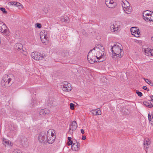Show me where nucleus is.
Instances as JSON below:
<instances>
[{
    "label": "nucleus",
    "instance_id": "nucleus-9",
    "mask_svg": "<svg viewBox=\"0 0 153 153\" xmlns=\"http://www.w3.org/2000/svg\"><path fill=\"white\" fill-rule=\"evenodd\" d=\"M105 1L106 5L109 8H114L117 5L114 0H105Z\"/></svg>",
    "mask_w": 153,
    "mask_h": 153
},
{
    "label": "nucleus",
    "instance_id": "nucleus-27",
    "mask_svg": "<svg viewBox=\"0 0 153 153\" xmlns=\"http://www.w3.org/2000/svg\"><path fill=\"white\" fill-rule=\"evenodd\" d=\"M150 144V142L149 141H147L146 140H145L144 141V147L147 148V146L149 145Z\"/></svg>",
    "mask_w": 153,
    "mask_h": 153
},
{
    "label": "nucleus",
    "instance_id": "nucleus-46",
    "mask_svg": "<svg viewBox=\"0 0 153 153\" xmlns=\"http://www.w3.org/2000/svg\"><path fill=\"white\" fill-rule=\"evenodd\" d=\"M150 97L151 98V101L153 102V95L151 96Z\"/></svg>",
    "mask_w": 153,
    "mask_h": 153
},
{
    "label": "nucleus",
    "instance_id": "nucleus-50",
    "mask_svg": "<svg viewBox=\"0 0 153 153\" xmlns=\"http://www.w3.org/2000/svg\"><path fill=\"white\" fill-rule=\"evenodd\" d=\"M148 118L149 119L150 118H151V116L149 114L148 115Z\"/></svg>",
    "mask_w": 153,
    "mask_h": 153
},
{
    "label": "nucleus",
    "instance_id": "nucleus-31",
    "mask_svg": "<svg viewBox=\"0 0 153 153\" xmlns=\"http://www.w3.org/2000/svg\"><path fill=\"white\" fill-rule=\"evenodd\" d=\"M143 79L148 84H149L151 86L153 85V83L152 82H151V81L150 80H149L148 79H146L145 78H143Z\"/></svg>",
    "mask_w": 153,
    "mask_h": 153
},
{
    "label": "nucleus",
    "instance_id": "nucleus-26",
    "mask_svg": "<svg viewBox=\"0 0 153 153\" xmlns=\"http://www.w3.org/2000/svg\"><path fill=\"white\" fill-rule=\"evenodd\" d=\"M143 104L149 108H152L153 107V105L150 102H148L146 101L143 102Z\"/></svg>",
    "mask_w": 153,
    "mask_h": 153
},
{
    "label": "nucleus",
    "instance_id": "nucleus-20",
    "mask_svg": "<svg viewBox=\"0 0 153 153\" xmlns=\"http://www.w3.org/2000/svg\"><path fill=\"white\" fill-rule=\"evenodd\" d=\"M19 140L22 145L27 144V143L26 139L23 136H21L20 137Z\"/></svg>",
    "mask_w": 153,
    "mask_h": 153
},
{
    "label": "nucleus",
    "instance_id": "nucleus-13",
    "mask_svg": "<svg viewBox=\"0 0 153 153\" xmlns=\"http://www.w3.org/2000/svg\"><path fill=\"white\" fill-rule=\"evenodd\" d=\"M131 34L135 37H138L139 36L140 32L139 29L137 27H132L130 29Z\"/></svg>",
    "mask_w": 153,
    "mask_h": 153
},
{
    "label": "nucleus",
    "instance_id": "nucleus-25",
    "mask_svg": "<svg viewBox=\"0 0 153 153\" xmlns=\"http://www.w3.org/2000/svg\"><path fill=\"white\" fill-rule=\"evenodd\" d=\"M55 132L54 131L51 130H49L47 133V135L49 136L50 137H54V133Z\"/></svg>",
    "mask_w": 153,
    "mask_h": 153
},
{
    "label": "nucleus",
    "instance_id": "nucleus-37",
    "mask_svg": "<svg viewBox=\"0 0 153 153\" xmlns=\"http://www.w3.org/2000/svg\"><path fill=\"white\" fill-rule=\"evenodd\" d=\"M150 16V22H153V12L152 13Z\"/></svg>",
    "mask_w": 153,
    "mask_h": 153
},
{
    "label": "nucleus",
    "instance_id": "nucleus-30",
    "mask_svg": "<svg viewBox=\"0 0 153 153\" xmlns=\"http://www.w3.org/2000/svg\"><path fill=\"white\" fill-rule=\"evenodd\" d=\"M17 127L16 125H13L11 126V127L10 128V130L11 131H15L17 129Z\"/></svg>",
    "mask_w": 153,
    "mask_h": 153
},
{
    "label": "nucleus",
    "instance_id": "nucleus-47",
    "mask_svg": "<svg viewBox=\"0 0 153 153\" xmlns=\"http://www.w3.org/2000/svg\"><path fill=\"white\" fill-rule=\"evenodd\" d=\"M143 88L144 90H146L147 89V88L146 86H143Z\"/></svg>",
    "mask_w": 153,
    "mask_h": 153
},
{
    "label": "nucleus",
    "instance_id": "nucleus-49",
    "mask_svg": "<svg viewBox=\"0 0 153 153\" xmlns=\"http://www.w3.org/2000/svg\"><path fill=\"white\" fill-rule=\"evenodd\" d=\"M3 22H1L0 21V27L1 26V25H2L3 24Z\"/></svg>",
    "mask_w": 153,
    "mask_h": 153
},
{
    "label": "nucleus",
    "instance_id": "nucleus-17",
    "mask_svg": "<svg viewBox=\"0 0 153 153\" xmlns=\"http://www.w3.org/2000/svg\"><path fill=\"white\" fill-rule=\"evenodd\" d=\"M48 32L46 30H42L40 33V38H43L44 37L46 38V37H48L47 36V35L48 34Z\"/></svg>",
    "mask_w": 153,
    "mask_h": 153
},
{
    "label": "nucleus",
    "instance_id": "nucleus-52",
    "mask_svg": "<svg viewBox=\"0 0 153 153\" xmlns=\"http://www.w3.org/2000/svg\"><path fill=\"white\" fill-rule=\"evenodd\" d=\"M152 117L153 116V112L152 114Z\"/></svg>",
    "mask_w": 153,
    "mask_h": 153
},
{
    "label": "nucleus",
    "instance_id": "nucleus-41",
    "mask_svg": "<svg viewBox=\"0 0 153 153\" xmlns=\"http://www.w3.org/2000/svg\"><path fill=\"white\" fill-rule=\"evenodd\" d=\"M36 25L37 27L39 28H40L42 27V25L40 24L37 23Z\"/></svg>",
    "mask_w": 153,
    "mask_h": 153
},
{
    "label": "nucleus",
    "instance_id": "nucleus-15",
    "mask_svg": "<svg viewBox=\"0 0 153 153\" xmlns=\"http://www.w3.org/2000/svg\"><path fill=\"white\" fill-rule=\"evenodd\" d=\"M54 99L52 97H49L46 100V103L48 105H52L55 104Z\"/></svg>",
    "mask_w": 153,
    "mask_h": 153
},
{
    "label": "nucleus",
    "instance_id": "nucleus-43",
    "mask_svg": "<svg viewBox=\"0 0 153 153\" xmlns=\"http://www.w3.org/2000/svg\"><path fill=\"white\" fill-rule=\"evenodd\" d=\"M111 51L112 53L114 52V46H111Z\"/></svg>",
    "mask_w": 153,
    "mask_h": 153
},
{
    "label": "nucleus",
    "instance_id": "nucleus-16",
    "mask_svg": "<svg viewBox=\"0 0 153 153\" xmlns=\"http://www.w3.org/2000/svg\"><path fill=\"white\" fill-rule=\"evenodd\" d=\"M90 112L91 114L95 115H100L101 114V111L99 108L91 110Z\"/></svg>",
    "mask_w": 153,
    "mask_h": 153
},
{
    "label": "nucleus",
    "instance_id": "nucleus-11",
    "mask_svg": "<svg viewBox=\"0 0 153 153\" xmlns=\"http://www.w3.org/2000/svg\"><path fill=\"white\" fill-rule=\"evenodd\" d=\"M120 23L119 22H115L111 26V30L114 32L118 31L120 27Z\"/></svg>",
    "mask_w": 153,
    "mask_h": 153
},
{
    "label": "nucleus",
    "instance_id": "nucleus-48",
    "mask_svg": "<svg viewBox=\"0 0 153 153\" xmlns=\"http://www.w3.org/2000/svg\"><path fill=\"white\" fill-rule=\"evenodd\" d=\"M68 139L69 140V141H71V138L70 137H68Z\"/></svg>",
    "mask_w": 153,
    "mask_h": 153
},
{
    "label": "nucleus",
    "instance_id": "nucleus-2",
    "mask_svg": "<svg viewBox=\"0 0 153 153\" xmlns=\"http://www.w3.org/2000/svg\"><path fill=\"white\" fill-rule=\"evenodd\" d=\"M121 4L125 12L127 14L130 13L131 11V7H130L129 2L126 0L122 1Z\"/></svg>",
    "mask_w": 153,
    "mask_h": 153
},
{
    "label": "nucleus",
    "instance_id": "nucleus-55",
    "mask_svg": "<svg viewBox=\"0 0 153 153\" xmlns=\"http://www.w3.org/2000/svg\"><path fill=\"white\" fill-rule=\"evenodd\" d=\"M0 153H1V152H0Z\"/></svg>",
    "mask_w": 153,
    "mask_h": 153
},
{
    "label": "nucleus",
    "instance_id": "nucleus-38",
    "mask_svg": "<svg viewBox=\"0 0 153 153\" xmlns=\"http://www.w3.org/2000/svg\"><path fill=\"white\" fill-rule=\"evenodd\" d=\"M136 93L139 97H141L143 95L142 93L140 92L137 91Z\"/></svg>",
    "mask_w": 153,
    "mask_h": 153
},
{
    "label": "nucleus",
    "instance_id": "nucleus-10",
    "mask_svg": "<svg viewBox=\"0 0 153 153\" xmlns=\"http://www.w3.org/2000/svg\"><path fill=\"white\" fill-rule=\"evenodd\" d=\"M47 134H46V132L45 131L41 132L38 137L39 141L41 143L43 142L47 139Z\"/></svg>",
    "mask_w": 153,
    "mask_h": 153
},
{
    "label": "nucleus",
    "instance_id": "nucleus-6",
    "mask_svg": "<svg viewBox=\"0 0 153 153\" xmlns=\"http://www.w3.org/2000/svg\"><path fill=\"white\" fill-rule=\"evenodd\" d=\"M12 80L11 79L10 77V76L5 75L4 76L1 82H3L4 83V85L8 87L10 86L12 83H10V82Z\"/></svg>",
    "mask_w": 153,
    "mask_h": 153
},
{
    "label": "nucleus",
    "instance_id": "nucleus-32",
    "mask_svg": "<svg viewBox=\"0 0 153 153\" xmlns=\"http://www.w3.org/2000/svg\"><path fill=\"white\" fill-rule=\"evenodd\" d=\"M151 15H148L147 16L144 17L143 18L147 22H150L149 20L150 19Z\"/></svg>",
    "mask_w": 153,
    "mask_h": 153
},
{
    "label": "nucleus",
    "instance_id": "nucleus-19",
    "mask_svg": "<svg viewBox=\"0 0 153 153\" xmlns=\"http://www.w3.org/2000/svg\"><path fill=\"white\" fill-rule=\"evenodd\" d=\"M123 55L116 53L114 52L112 53V57L115 60L117 59L118 57L121 58L123 56Z\"/></svg>",
    "mask_w": 153,
    "mask_h": 153
},
{
    "label": "nucleus",
    "instance_id": "nucleus-35",
    "mask_svg": "<svg viewBox=\"0 0 153 153\" xmlns=\"http://www.w3.org/2000/svg\"><path fill=\"white\" fill-rule=\"evenodd\" d=\"M15 4H15V6L16 7H18L19 6H20L22 8H23V6L22 5H21V4L20 3L18 2H16V3H15Z\"/></svg>",
    "mask_w": 153,
    "mask_h": 153
},
{
    "label": "nucleus",
    "instance_id": "nucleus-23",
    "mask_svg": "<svg viewBox=\"0 0 153 153\" xmlns=\"http://www.w3.org/2000/svg\"><path fill=\"white\" fill-rule=\"evenodd\" d=\"M23 46L20 43H17L14 46L15 49L19 51L22 49Z\"/></svg>",
    "mask_w": 153,
    "mask_h": 153
},
{
    "label": "nucleus",
    "instance_id": "nucleus-51",
    "mask_svg": "<svg viewBox=\"0 0 153 153\" xmlns=\"http://www.w3.org/2000/svg\"><path fill=\"white\" fill-rule=\"evenodd\" d=\"M151 39L152 41L153 42V36H152L151 37Z\"/></svg>",
    "mask_w": 153,
    "mask_h": 153
},
{
    "label": "nucleus",
    "instance_id": "nucleus-45",
    "mask_svg": "<svg viewBox=\"0 0 153 153\" xmlns=\"http://www.w3.org/2000/svg\"><path fill=\"white\" fill-rule=\"evenodd\" d=\"M86 139V137L85 136H82V139L85 140Z\"/></svg>",
    "mask_w": 153,
    "mask_h": 153
},
{
    "label": "nucleus",
    "instance_id": "nucleus-39",
    "mask_svg": "<svg viewBox=\"0 0 153 153\" xmlns=\"http://www.w3.org/2000/svg\"><path fill=\"white\" fill-rule=\"evenodd\" d=\"M0 10L1 11H2L3 13H6V11H5V9L3 7H0Z\"/></svg>",
    "mask_w": 153,
    "mask_h": 153
},
{
    "label": "nucleus",
    "instance_id": "nucleus-33",
    "mask_svg": "<svg viewBox=\"0 0 153 153\" xmlns=\"http://www.w3.org/2000/svg\"><path fill=\"white\" fill-rule=\"evenodd\" d=\"M13 153H22V152L20 150L18 149H16L13 151Z\"/></svg>",
    "mask_w": 153,
    "mask_h": 153
},
{
    "label": "nucleus",
    "instance_id": "nucleus-54",
    "mask_svg": "<svg viewBox=\"0 0 153 153\" xmlns=\"http://www.w3.org/2000/svg\"><path fill=\"white\" fill-rule=\"evenodd\" d=\"M152 98H153V97H152Z\"/></svg>",
    "mask_w": 153,
    "mask_h": 153
},
{
    "label": "nucleus",
    "instance_id": "nucleus-29",
    "mask_svg": "<svg viewBox=\"0 0 153 153\" xmlns=\"http://www.w3.org/2000/svg\"><path fill=\"white\" fill-rule=\"evenodd\" d=\"M2 140L3 142V144L5 146H6V145H10L9 142L8 140H6V139H3V140L2 139Z\"/></svg>",
    "mask_w": 153,
    "mask_h": 153
},
{
    "label": "nucleus",
    "instance_id": "nucleus-18",
    "mask_svg": "<svg viewBox=\"0 0 153 153\" xmlns=\"http://www.w3.org/2000/svg\"><path fill=\"white\" fill-rule=\"evenodd\" d=\"M50 111L47 108L41 109L39 112V114L41 115H43L46 114H48L50 113Z\"/></svg>",
    "mask_w": 153,
    "mask_h": 153
},
{
    "label": "nucleus",
    "instance_id": "nucleus-22",
    "mask_svg": "<svg viewBox=\"0 0 153 153\" xmlns=\"http://www.w3.org/2000/svg\"><path fill=\"white\" fill-rule=\"evenodd\" d=\"M55 139V137H50L49 136H47V140L48 143L50 144L52 143Z\"/></svg>",
    "mask_w": 153,
    "mask_h": 153
},
{
    "label": "nucleus",
    "instance_id": "nucleus-7",
    "mask_svg": "<svg viewBox=\"0 0 153 153\" xmlns=\"http://www.w3.org/2000/svg\"><path fill=\"white\" fill-rule=\"evenodd\" d=\"M121 45L120 44L114 45V52L123 55L124 52L123 49H121Z\"/></svg>",
    "mask_w": 153,
    "mask_h": 153
},
{
    "label": "nucleus",
    "instance_id": "nucleus-8",
    "mask_svg": "<svg viewBox=\"0 0 153 153\" xmlns=\"http://www.w3.org/2000/svg\"><path fill=\"white\" fill-rule=\"evenodd\" d=\"M0 32L3 33L5 35H7L9 34V30L5 25L3 23L0 27Z\"/></svg>",
    "mask_w": 153,
    "mask_h": 153
},
{
    "label": "nucleus",
    "instance_id": "nucleus-53",
    "mask_svg": "<svg viewBox=\"0 0 153 153\" xmlns=\"http://www.w3.org/2000/svg\"><path fill=\"white\" fill-rule=\"evenodd\" d=\"M149 89H148V90H147L148 91H149Z\"/></svg>",
    "mask_w": 153,
    "mask_h": 153
},
{
    "label": "nucleus",
    "instance_id": "nucleus-21",
    "mask_svg": "<svg viewBox=\"0 0 153 153\" xmlns=\"http://www.w3.org/2000/svg\"><path fill=\"white\" fill-rule=\"evenodd\" d=\"M79 145V143H74L72 145L71 149L72 150L75 151H77L79 149V147L78 145Z\"/></svg>",
    "mask_w": 153,
    "mask_h": 153
},
{
    "label": "nucleus",
    "instance_id": "nucleus-1",
    "mask_svg": "<svg viewBox=\"0 0 153 153\" xmlns=\"http://www.w3.org/2000/svg\"><path fill=\"white\" fill-rule=\"evenodd\" d=\"M91 52L95 53L94 55L98 59V61L102 62L103 61L104 58L103 56L104 48L101 45H98L96 46L93 49L91 50Z\"/></svg>",
    "mask_w": 153,
    "mask_h": 153
},
{
    "label": "nucleus",
    "instance_id": "nucleus-42",
    "mask_svg": "<svg viewBox=\"0 0 153 153\" xmlns=\"http://www.w3.org/2000/svg\"><path fill=\"white\" fill-rule=\"evenodd\" d=\"M72 143V141H69L68 142V145H73Z\"/></svg>",
    "mask_w": 153,
    "mask_h": 153
},
{
    "label": "nucleus",
    "instance_id": "nucleus-3",
    "mask_svg": "<svg viewBox=\"0 0 153 153\" xmlns=\"http://www.w3.org/2000/svg\"><path fill=\"white\" fill-rule=\"evenodd\" d=\"M32 57L36 60H42L45 58L46 56L38 52H33L31 53Z\"/></svg>",
    "mask_w": 153,
    "mask_h": 153
},
{
    "label": "nucleus",
    "instance_id": "nucleus-44",
    "mask_svg": "<svg viewBox=\"0 0 153 153\" xmlns=\"http://www.w3.org/2000/svg\"><path fill=\"white\" fill-rule=\"evenodd\" d=\"M80 131L81 133L82 134H84V131L83 129H81Z\"/></svg>",
    "mask_w": 153,
    "mask_h": 153
},
{
    "label": "nucleus",
    "instance_id": "nucleus-24",
    "mask_svg": "<svg viewBox=\"0 0 153 153\" xmlns=\"http://www.w3.org/2000/svg\"><path fill=\"white\" fill-rule=\"evenodd\" d=\"M152 12L150 11L149 10H147L145 11H144L143 13V18L151 14Z\"/></svg>",
    "mask_w": 153,
    "mask_h": 153
},
{
    "label": "nucleus",
    "instance_id": "nucleus-4",
    "mask_svg": "<svg viewBox=\"0 0 153 153\" xmlns=\"http://www.w3.org/2000/svg\"><path fill=\"white\" fill-rule=\"evenodd\" d=\"M61 86L64 91L68 92L71 91L72 89L71 85L66 81L63 82Z\"/></svg>",
    "mask_w": 153,
    "mask_h": 153
},
{
    "label": "nucleus",
    "instance_id": "nucleus-34",
    "mask_svg": "<svg viewBox=\"0 0 153 153\" xmlns=\"http://www.w3.org/2000/svg\"><path fill=\"white\" fill-rule=\"evenodd\" d=\"M74 104L73 103H71L70 104V108L71 110H74Z\"/></svg>",
    "mask_w": 153,
    "mask_h": 153
},
{
    "label": "nucleus",
    "instance_id": "nucleus-40",
    "mask_svg": "<svg viewBox=\"0 0 153 153\" xmlns=\"http://www.w3.org/2000/svg\"><path fill=\"white\" fill-rule=\"evenodd\" d=\"M15 3H16V1H11L10 2L9 4L10 5H14V6H16V4Z\"/></svg>",
    "mask_w": 153,
    "mask_h": 153
},
{
    "label": "nucleus",
    "instance_id": "nucleus-5",
    "mask_svg": "<svg viewBox=\"0 0 153 153\" xmlns=\"http://www.w3.org/2000/svg\"><path fill=\"white\" fill-rule=\"evenodd\" d=\"M77 127V123L76 121H74L70 124L69 129L68 133L72 135L73 131H74Z\"/></svg>",
    "mask_w": 153,
    "mask_h": 153
},
{
    "label": "nucleus",
    "instance_id": "nucleus-14",
    "mask_svg": "<svg viewBox=\"0 0 153 153\" xmlns=\"http://www.w3.org/2000/svg\"><path fill=\"white\" fill-rule=\"evenodd\" d=\"M144 52L146 55L147 56H153V50H151L149 48H145L144 50Z\"/></svg>",
    "mask_w": 153,
    "mask_h": 153
},
{
    "label": "nucleus",
    "instance_id": "nucleus-12",
    "mask_svg": "<svg viewBox=\"0 0 153 153\" xmlns=\"http://www.w3.org/2000/svg\"><path fill=\"white\" fill-rule=\"evenodd\" d=\"M96 57L95 56L92 55V52L91 51L89 52L88 56V60L90 63L93 64L96 61L95 58Z\"/></svg>",
    "mask_w": 153,
    "mask_h": 153
},
{
    "label": "nucleus",
    "instance_id": "nucleus-28",
    "mask_svg": "<svg viewBox=\"0 0 153 153\" xmlns=\"http://www.w3.org/2000/svg\"><path fill=\"white\" fill-rule=\"evenodd\" d=\"M41 41L42 42L45 44V45L46 44V43H47L48 40V37H46V38H40Z\"/></svg>",
    "mask_w": 153,
    "mask_h": 153
},
{
    "label": "nucleus",
    "instance_id": "nucleus-36",
    "mask_svg": "<svg viewBox=\"0 0 153 153\" xmlns=\"http://www.w3.org/2000/svg\"><path fill=\"white\" fill-rule=\"evenodd\" d=\"M68 18L67 17H64L62 19V21H64V22H67L68 21Z\"/></svg>",
    "mask_w": 153,
    "mask_h": 153
}]
</instances>
